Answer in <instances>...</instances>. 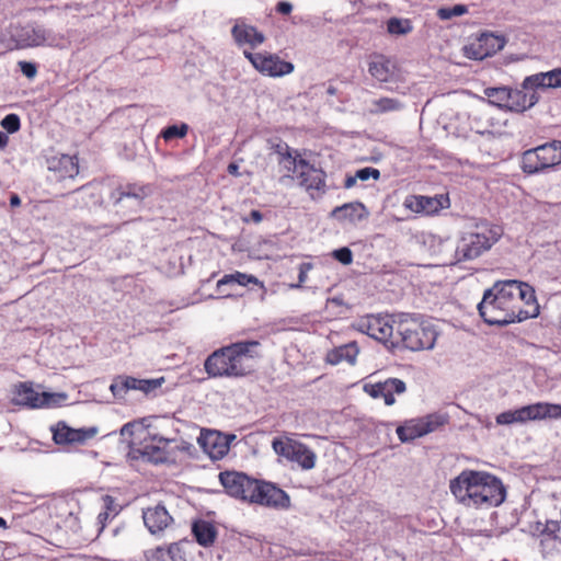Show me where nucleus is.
<instances>
[{
	"instance_id": "f3484780",
	"label": "nucleus",
	"mask_w": 561,
	"mask_h": 561,
	"mask_svg": "<svg viewBox=\"0 0 561 561\" xmlns=\"http://www.w3.org/2000/svg\"><path fill=\"white\" fill-rule=\"evenodd\" d=\"M365 393L373 399H382L386 405L396 403L394 396H401L407 391V385L399 378H387L378 382H368L363 387Z\"/></svg>"
},
{
	"instance_id": "de8ad7c7",
	"label": "nucleus",
	"mask_w": 561,
	"mask_h": 561,
	"mask_svg": "<svg viewBox=\"0 0 561 561\" xmlns=\"http://www.w3.org/2000/svg\"><path fill=\"white\" fill-rule=\"evenodd\" d=\"M356 178L362 181H367L370 178H373L374 180H378L380 178V172L377 169L367 167V168L359 169L356 172Z\"/></svg>"
},
{
	"instance_id": "09e8293b",
	"label": "nucleus",
	"mask_w": 561,
	"mask_h": 561,
	"mask_svg": "<svg viewBox=\"0 0 561 561\" xmlns=\"http://www.w3.org/2000/svg\"><path fill=\"white\" fill-rule=\"evenodd\" d=\"M22 72L28 77L33 78L35 76V64L33 62H26V61H20L19 62Z\"/></svg>"
},
{
	"instance_id": "4468645a",
	"label": "nucleus",
	"mask_w": 561,
	"mask_h": 561,
	"mask_svg": "<svg viewBox=\"0 0 561 561\" xmlns=\"http://www.w3.org/2000/svg\"><path fill=\"white\" fill-rule=\"evenodd\" d=\"M219 481L230 496L251 502L256 479H252L242 472L225 471L219 473Z\"/></svg>"
},
{
	"instance_id": "72a5a7b5",
	"label": "nucleus",
	"mask_w": 561,
	"mask_h": 561,
	"mask_svg": "<svg viewBox=\"0 0 561 561\" xmlns=\"http://www.w3.org/2000/svg\"><path fill=\"white\" fill-rule=\"evenodd\" d=\"M150 193L151 187L149 185L127 184L119 187L113 196L115 197L116 203L122 202L124 198H129L134 199L138 205Z\"/></svg>"
},
{
	"instance_id": "423d86ee",
	"label": "nucleus",
	"mask_w": 561,
	"mask_h": 561,
	"mask_svg": "<svg viewBox=\"0 0 561 561\" xmlns=\"http://www.w3.org/2000/svg\"><path fill=\"white\" fill-rule=\"evenodd\" d=\"M357 331L383 343L388 347H399L396 340L397 314H367L353 323Z\"/></svg>"
},
{
	"instance_id": "393cba45",
	"label": "nucleus",
	"mask_w": 561,
	"mask_h": 561,
	"mask_svg": "<svg viewBox=\"0 0 561 561\" xmlns=\"http://www.w3.org/2000/svg\"><path fill=\"white\" fill-rule=\"evenodd\" d=\"M538 88H561V69L558 68L547 72H538L524 79V90L534 91Z\"/></svg>"
},
{
	"instance_id": "a19ab883",
	"label": "nucleus",
	"mask_w": 561,
	"mask_h": 561,
	"mask_svg": "<svg viewBox=\"0 0 561 561\" xmlns=\"http://www.w3.org/2000/svg\"><path fill=\"white\" fill-rule=\"evenodd\" d=\"M188 125L182 123L181 125H171L161 131V136L165 141H170L174 138H183L187 135Z\"/></svg>"
},
{
	"instance_id": "7ed1b4c3",
	"label": "nucleus",
	"mask_w": 561,
	"mask_h": 561,
	"mask_svg": "<svg viewBox=\"0 0 561 561\" xmlns=\"http://www.w3.org/2000/svg\"><path fill=\"white\" fill-rule=\"evenodd\" d=\"M259 346L256 341L232 343L213 352L204 363V368L210 378H239L250 374L253 368Z\"/></svg>"
},
{
	"instance_id": "3c124183",
	"label": "nucleus",
	"mask_w": 561,
	"mask_h": 561,
	"mask_svg": "<svg viewBox=\"0 0 561 561\" xmlns=\"http://www.w3.org/2000/svg\"><path fill=\"white\" fill-rule=\"evenodd\" d=\"M479 424H481L486 430H491L493 427V422L488 416H482L479 414L473 415Z\"/></svg>"
},
{
	"instance_id": "c85d7f7f",
	"label": "nucleus",
	"mask_w": 561,
	"mask_h": 561,
	"mask_svg": "<svg viewBox=\"0 0 561 561\" xmlns=\"http://www.w3.org/2000/svg\"><path fill=\"white\" fill-rule=\"evenodd\" d=\"M331 216L341 221L356 222L365 219L368 211L362 203L355 202L335 207Z\"/></svg>"
},
{
	"instance_id": "9b49d317",
	"label": "nucleus",
	"mask_w": 561,
	"mask_h": 561,
	"mask_svg": "<svg viewBox=\"0 0 561 561\" xmlns=\"http://www.w3.org/2000/svg\"><path fill=\"white\" fill-rule=\"evenodd\" d=\"M70 506V502L65 497L47 499L37 505V516H47V520H43V524H46L48 529L72 526L76 517Z\"/></svg>"
},
{
	"instance_id": "4be33fe9",
	"label": "nucleus",
	"mask_w": 561,
	"mask_h": 561,
	"mask_svg": "<svg viewBox=\"0 0 561 561\" xmlns=\"http://www.w3.org/2000/svg\"><path fill=\"white\" fill-rule=\"evenodd\" d=\"M234 437V435L224 436L217 431H208L201 434L198 443L211 458L219 459L228 454L230 440Z\"/></svg>"
},
{
	"instance_id": "a878e982",
	"label": "nucleus",
	"mask_w": 561,
	"mask_h": 561,
	"mask_svg": "<svg viewBox=\"0 0 561 561\" xmlns=\"http://www.w3.org/2000/svg\"><path fill=\"white\" fill-rule=\"evenodd\" d=\"M538 102V95L535 91L510 89V95L504 110L522 113L533 107Z\"/></svg>"
},
{
	"instance_id": "e433bc0d",
	"label": "nucleus",
	"mask_w": 561,
	"mask_h": 561,
	"mask_svg": "<svg viewBox=\"0 0 561 561\" xmlns=\"http://www.w3.org/2000/svg\"><path fill=\"white\" fill-rule=\"evenodd\" d=\"M560 523L557 520H548L546 523L545 528L541 531L542 539H541V546L543 547L545 553H549V551L546 550V547L548 545H551L552 548L559 549L561 547V540L558 539L557 533L560 531Z\"/></svg>"
},
{
	"instance_id": "1a4fd4ad",
	"label": "nucleus",
	"mask_w": 561,
	"mask_h": 561,
	"mask_svg": "<svg viewBox=\"0 0 561 561\" xmlns=\"http://www.w3.org/2000/svg\"><path fill=\"white\" fill-rule=\"evenodd\" d=\"M279 181L286 183L288 180H297L299 186L304 187L311 198H318L325 192V173L311 165L305 159L299 158L295 169H290Z\"/></svg>"
},
{
	"instance_id": "39448f33",
	"label": "nucleus",
	"mask_w": 561,
	"mask_h": 561,
	"mask_svg": "<svg viewBox=\"0 0 561 561\" xmlns=\"http://www.w3.org/2000/svg\"><path fill=\"white\" fill-rule=\"evenodd\" d=\"M501 227L489 222H480L471 231L465 232L455 248V263L471 261L489 251L501 238Z\"/></svg>"
},
{
	"instance_id": "6ab92c4d",
	"label": "nucleus",
	"mask_w": 561,
	"mask_h": 561,
	"mask_svg": "<svg viewBox=\"0 0 561 561\" xmlns=\"http://www.w3.org/2000/svg\"><path fill=\"white\" fill-rule=\"evenodd\" d=\"M53 439L58 445L84 444L93 438L98 430L95 427L72 428L65 422H58L51 427Z\"/></svg>"
},
{
	"instance_id": "f257e3e1",
	"label": "nucleus",
	"mask_w": 561,
	"mask_h": 561,
	"mask_svg": "<svg viewBox=\"0 0 561 561\" xmlns=\"http://www.w3.org/2000/svg\"><path fill=\"white\" fill-rule=\"evenodd\" d=\"M478 311L489 325L522 322L538 314L535 290L520 280H499L484 290Z\"/></svg>"
},
{
	"instance_id": "7c9ffc66",
	"label": "nucleus",
	"mask_w": 561,
	"mask_h": 561,
	"mask_svg": "<svg viewBox=\"0 0 561 561\" xmlns=\"http://www.w3.org/2000/svg\"><path fill=\"white\" fill-rule=\"evenodd\" d=\"M404 107L405 105L401 100L388 96L373 99L367 103V112L371 115L400 112Z\"/></svg>"
},
{
	"instance_id": "8fccbe9b",
	"label": "nucleus",
	"mask_w": 561,
	"mask_h": 561,
	"mask_svg": "<svg viewBox=\"0 0 561 561\" xmlns=\"http://www.w3.org/2000/svg\"><path fill=\"white\" fill-rule=\"evenodd\" d=\"M276 11L280 14H289L293 11V4L288 1H280L276 5Z\"/></svg>"
},
{
	"instance_id": "4d7b16f0",
	"label": "nucleus",
	"mask_w": 561,
	"mask_h": 561,
	"mask_svg": "<svg viewBox=\"0 0 561 561\" xmlns=\"http://www.w3.org/2000/svg\"><path fill=\"white\" fill-rule=\"evenodd\" d=\"M228 172H229L230 174H237V172H238V165H236V164H233V163L229 164V165H228Z\"/></svg>"
},
{
	"instance_id": "c9c22d12",
	"label": "nucleus",
	"mask_w": 561,
	"mask_h": 561,
	"mask_svg": "<svg viewBox=\"0 0 561 561\" xmlns=\"http://www.w3.org/2000/svg\"><path fill=\"white\" fill-rule=\"evenodd\" d=\"M192 530L197 542L204 547L211 545L215 540V527L208 522L198 520L194 523Z\"/></svg>"
},
{
	"instance_id": "864d4df0",
	"label": "nucleus",
	"mask_w": 561,
	"mask_h": 561,
	"mask_svg": "<svg viewBox=\"0 0 561 561\" xmlns=\"http://www.w3.org/2000/svg\"><path fill=\"white\" fill-rule=\"evenodd\" d=\"M249 217H250L249 219H244V220L245 221L252 220L255 224L261 222L263 219V215L259 210H255V209L251 210Z\"/></svg>"
},
{
	"instance_id": "052dcab7",
	"label": "nucleus",
	"mask_w": 561,
	"mask_h": 561,
	"mask_svg": "<svg viewBox=\"0 0 561 561\" xmlns=\"http://www.w3.org/2000/svg\"><path fill=\"white\" fill-rule=\"evenodd\" d=\"M36 38H37V46H38L41 44V42H39V34L38 33L36 35Z\"/></svg>"
},
{
	"instance_id": "6e6d98bb",
	"label": "nucleus",
	"mask_w": 561,
	"mask_h": 561,
	"mask_svg": "<svg viewBox=\"0 0 561 561\" xmlns=\"http://www.w3.org/2000/svg\"><path fill=\"white\" fill-rule=\"evenodd\" d=\"M356 179H357L356 175L354 178H347L346 181H345V186L346 187H352L355 184Z\"/></svg>"
},
{
	"instance_id": "f704fd0d",
	"label": "nucleus",
	"mask_w": 561,
	"mask_h": 561,
	"mask_svg": "<svg viewBox=\"0 0 561 561\" xmlns=\"http://www.w3.org/2000/svg\"><path fill=\"white\" fill-rule=\"evenodd\" d=\"M369 73L380 82H387L393 75V65L390 60L380 56L369 62Z\"/></svg>"
},
{
	"instance_id": "a18cd8bd",
	"label": "nucleus",
	"mask_w": 561,
	"mask_h": 561,
	"mask_svg": "<svg viewBox=\"0 0 561 561\" xmlns=\"http://www.w3.org/2000/svg\"><path fill=\"white\" fill-rule=\"evenodd\" d=\"M313 265L312 263L310 262H304L299 265V274H298V283L297 284H291L289 287L290 288H301L302 287V284L307 280L308 278V273L312 270Z\"/></svg>"
},
{
	"instance_id": "2f4dec72",
	"label": "nucleus",
	"mask_w": 561,
	"mask_h": 561,
	"mask_svg": "<svg viewBox=\"0 0 561 561\" xmlns=\"http://www.w3.org/2000/svg\"><path fill=\"white\" fill-rule=\"evenodd\" d=\"M250 284L257 285L260 284L259 279L250 274L241 273V272H234L231 274L224 275L218 282H217V290L222 294L224 296H230V293L226 289L228 286H234L239 285L242 287H245Z\"/></svg>"
},
{
	"instance_id": "f03ea898",
	"label": "nucleus",
	"mask_w": 561,
	"mask_h": 561,
	"mask_svg": "<svg viewBox=\"0 0 561 561\" xmlns=\"http://www.w3.org/2000/svg\"><path fill=\"white\" fill-rule=\"evenodd\" d=\"M449 489L459 503L476 508L499 506L506 496L502 481L486 471L463 470Z\"/></svg>"
},
{
	"instance_id": "0eeeda50",
	"label": "nucleus",
	"mask_w": 561,
	"mask_h": 561,
	"mask_svg": "<svg viewBox=\"0 0 561 561\" xmlns=\"http://www.w3.org/2000/svg\"><path fill=\"white\" fill-rule=\"evenodd\" d=\"M546 419H561V404L549 402H537L515 410L504 411L496 415L495 422L499 425H512L529 421Z\"/></svg>"
},
{
	"instance_id": "58836bf2",
	"label": "nucleus",
	"mask_w": 561,
	"mask_h": 561,
	"mask_svg": "<svg viewBox=\"0 0 561 561\" xmlns=\"http://www.w3.org/2000/svg\"><path fill=\"white\" fill-rule=\"evenodd\" d=\"M484 94L490 104L504 108L510 95V89L506 87L486 88Z\"/></svg>"
},
{
	"instance_id": "c03bdc74",
	"label": "nucleus",
	"mask_w": 561,
	"mask_h": 561,
	"mask_svg": "<svg viewBox=\"0 0 561 561\" xmlns=\"http://www.w3.org/2000/svg\"><path fill=\"white\" fill-rule=\"evenodd\" d=\"M1 126L10 134L20 129V117L16 114H8L1 121Z\"/></svg>"
},
{
	"instance_id": "5fc2aeb1",
	"label": "nucleus",
	"mask_w": 561,
	"mask_h": 561,
	"mask_svg": "<svg viewBox=\"0 0 561 561\" xmlns=\"http://www.w3.org/2000/svg\"><path fill=\"white\" fill-rule=\"evenodd\" d=\"M8 141H9L8 136L4 133L0 131V148H4L8 144Z\"/></svg>"
},
{
	"instance_id": "4c0bfd02",
	"label": "nucleus",
	"mask_w": 561,
	"mask_h": 561,
	"mask_svg": "<svg viewBox=\"0 0 561 561\" xmlns=\"http://www.w3.org/2000/svg\"><path fill=\"white\" fill-rule=\"evenodd\" d=\"M67 398L65 392H37V408H57L62 405Z\"/></svg>"
},
{
	"instance_id": "b1692460",
	"label": "nucleus",
	"mask_w": 561,
	"mask_h": 561,
	"mask_svg": "<svg viewBox=\"0 0 561 561\" xmlns=\"http://www.w3.org/2000/svg\"><path fill=\"white\" fill-rule=\"evenodd\" d=\"M153 442H157L158 445L146 444L141 449H136L130 453L133 458H137L139 455L144 460L153 462V463H162L170 459L169 451L164 448V445L169 444L171 439H167L162 436H153Z\"/></svg>"
},
{
	"instance_id": "603ef678",
	"label": "nucleus",
	"mask_w": 561,
	"mask_h": 561,
	"mask_svg": "<svg viewBox=\"0 0 561 561\" xmlns=\"http://www.w3.org/2000/svg\"><path fill=\"white\" fill-rule=\"evenodd\" d=\"M133 433H134V424L133 423H126L121 428V435L124 437L131 436Z\"/></svg>"
},
{
	"instance_id": "79ce46f5",
	"label": "nucleus",
	"mask_w": 561,
	"mask_h": 561,
	"mask_svg": "<svg viewBox=\"0 0 561 561\" xmlns=\"http://www.w3.org/2000/svg\"><path fill=\"white\" fill-rule=\"evenodd\" d=\"M468 12L465 4H455L454 7L440 8L437 11V16L440 20H450L454 16H460Z\"/></svg>"
},
{
	"instance_id": "bf43d9fd",
	"label": "nucleus",
	"mask_w": 561,
	"mask_h": 561,
	"mask_svg": "<svg viewBox=\"0 0 561 561\" xmlns=\"http://www.w3.org/2000/svg\"><path fill=\"white\" fill-rule=\"evenodd\" d=\"M0 528H2V529H7L8 528L7 520L3 519L2 517H0Z\"/></svg>"
},
{
	"instance_id": "6e6552de",
	"label": "nucleus",
	"mask_w": 561,
	"mask_h": 561,
	"mask_svg": "<svg viewBox=\"0 0 561 561\" xmlns=\"http://www.w3.org/2000/svg\"><path fill=\"white\" fill-rule=\"evenodd\" d=\"M561 163V141L552 140L523 153L522 169L526 173H538Z\"/></svg>"
},
{
	"instance_id": "ea45409f",
	"label": "nucleus",
	"mask_w": 561,
	"mask_h": 561,
	"mask_svg": "<svg viewBox=\"0 0 561 561\" xmlns=\"http://www.w3.org/2000/svg\"><path fill=\"white\" fill-rule=\"evenodd\" d=\"M387 30L390 34L404 35L412 31V25L407 19L391 18L387 23Z\"/></svg>"
},
{
	"instance_id": "13d9d810",
	"label": "nucleus",
	"mask_w": 561,
	"mask_h": 561,
	"mask_svg": "<svg viewBox=\"0 0 561 561\" xmlns=\"http://www.w3.org/2000/svg\"><path fill=\"white\" fill-rule=\"evenodd\" d=\"M10 203L12 206H15V205H19L20 204V198L18 195H12L11 198H10Z\"/></svg>"
},
{
	"instance_id": "473e14b6",
	"label": "nucleus",
	"mask_w": 561,
	"mask_h": 561,
	"mask_svg": "<svg viewBox=\"0 0 561 561\" xmlns=\"http://www.w3.org/2000/svg\"><path fill=\"white\" fill-rule=\"evenodd\" d=\"M11 402L14 405L35 408V390L32 382H19L11 391Z\"/></svg>"
},
{
	"instance_id": "cd10ccee",
	"label": "nucleus",
	"mask_w": 561,
	"mask_h": 561,
	"mask_svg": "<svg viewBox=\"0 0 561 561\" xmlns=\"http://www.w3.org/2000/svg\"><path fill=\"white\" fill-rule=\"evenodd\" d=\"M267 145L268 149L277 154V162L283 169L287 172L290 171V169H295V163L299 160V156L293 154L289 146L285 141L274 138L270 139Z\"/></svg>"
},
{
	"instance_id": "f8f14e48",
	"label": "nucleus",
	"mask_w": 561,
	"mask_h": 561,
	"mask_svg": "<svg viewBox=\"0 0 561 561\" xmlns=\"http://www.w3.org/2000/svg\"><path fill=\"white\" fill-rule=\"evenodd\" d=\"M447 422V417L440 414H428L424 417L412 419L397 427V435L402 443L411 442L436 431Z\"/></svg>"
},
{
	"instance_id": "5701e85b",
	"label": "nucleus",
	"mask_w": 561,
	"mask_h": 561,
	"mask_svg": "<svg viewBox=\"0 0 561 561\" xmlns=\"http://www.w3.org/2000/svg\"><path fill=\"white\" fill-rule=\"evenodd\" d=\"M142 519L146 527L152 535L163 533L173 523L172 516L161 504L146 508L142 512Z\"/></svg>"
},
{
	"instance_id": "37998d69",
	"label": "nucleus",
	"mask_w": 561,
	"mask_h": 561,
	"mask_svg": "<svg viewBox=\"0 0 561 561\" xmlns=\"http://www.w3.org/2000/svg\"><path fill=\"white\" fill-rule=\"evenodd\" d=\"M106 508L105 511L99 513L98 515V524L101 525L100 530H102L105 527V523L107 519L113 518L116 516L117 512L115 510L111 508V504L113 503V500L110 496H106L104 499Z\"/></svg>"
},
{
	"instance_id": "9d476101",
	"label": "nucleus",
	"mask_w": 561,
	"mask_h": 561,
	"mask_svg": "<svg viewBox=\"0 0 561 561\" xmlns=\"http://www.w3.org/2000/svg\"><path fill=\"white\" fill-rule=\"evenodd\" d=\"M274 451L291 462L298 463L304 470H310L316 466V454L305 444L289 437H277L272 442Z\"/></svg>"
},
{
	"instance_id": "bb28decb",
	"label": "nucleus",
	"mask_w": 561,
	"mask_h": 561,
	"mask_svg": "<svg viewBox=\"0 0 561 561\" xmlns=\"http://www.w3.org/2000/svg\"><path fill=\"white\" fill-rule=\"evenodd\" d=\"M146 561H186L182 543H172L168 548L157 547L145 551Z\"/></svg>"
},
{
	"instance_id": "2eb2a0df",
	"label": "nucleus",
	"mask_w": 561,
	"mask_h": 561,
	"mask_svg": "<svg viewBox=\"0 0 561 561\" xmlns=\"http://www.w3.org/2000/svg\"><path fill=\"white\" fill-rule=\"evenodd\" d=\"M46 179L51 184H59L67 180H73L79 173L77 157L69 154H56L47 158Z\"/></svg>"
},
{
	"instance_id": "dca6fc26",
	"label": "nucleus",
	"mask_w": 561,
	"mask_h": 561,
	"mask_svg": "<svg viewBox=\"0 0 561 561\" xmlns=\"http://www.w3.org/2000/svg\"><path fill=\"white\" fill-rule=\"evenodd\" d=\"M250 503L277 510H286L290 506V499L284 490L277 488L275 484L256 480L254 494Z\"/></svg>"
},
{
	"instance_id": "412c9836",
	"label": "nucleus",
	"mask_w": 561,
	"mask_h": 561,
	"mask_svg": "<svg viewBox=\"0 0 561 561\" xmlns=\"http://www.w3.org/2000/svg\"><path fill=\"white\" fill-rule=\"evenodd\" d=\"M231 36L240 48L248 46L250 49H254L265 41L264 34L255 26L248 24L244 19L234 20Z\"/></svg>"
},
{
	"instance_id": "a211bd4d",
	"label": "nucleus",
	"mask_w": 561,
	"mask_h": 561,
	"mask_svg": "<svg viewBox=\"0 0 561 561\" xmlns=\"http://www.w3.org/2000/svg\"><path fill=\"white\" fill-rule=\"evenodd\" d=\"M162 379H137L128 376H117L110 386L116 399H124L129 390H139L149 393L161 386Z\"/></svg>"
},
{
	"instance_id": "20e7f679",
	"label": "nucleus",
	"mask_w": 561,
	"mask_h": 561,
	"mask_svg": "<svg viewBox=\"0 0 561 561\" xmlns=\"http://www.w3.org/2000/svg\"><path fill=\"white\" fill-rule=\"evenodd\" d=\"M396 340L399 346L416 352L435 346V327L417 313H397Z\"/></svg>"
},
{
	"instance_id": "c756f323",
	"label": "nucleus",
	"mask_w": 561,
	"mask_h": 561,
	"mask_svg": "<svg viewBox=\"0 0 561 561\" xmlns=\"http://www.w3.org/2000/svg\"><path fill=\"white\" fill-rule=\"evenodd\" d=\"M358 352L359 350L356 342H350L329 351L327 354V362L331 365H337L342 362L354 365Z\"/></svg>"
},
{
	"instance_id": "aec40b11",
	"label": "nucleus",
	"mask_w": 561,
	"mask_h": 561,
	"mask_svg": "<svg viewBox=\"0 0 561 561\" xmlns=\"http://www.w3.org/2000/svg\"><path fill=\"white\" fill-rule=\"evenodd\" d=\"M403 206L415 214L433 215L448 207V197L445 195H436L433 197L408 195L404 198Z\"/></svg>"
},
{
	"instance_id": "49530a36",
	"label": "nucleus",
	"mask_w": 561,
	"mask_h": 561,
	"mask_svg": "<svg viewBox=\"0 0 561 561\" xmlns=\"http://www.w3.org/2000/svg\"><path fill=\"white\" fill-rule=\"evenodd\" d=\"M333 257L344 265H348L353 261L352 251L348 248H341L334 250L332 253Z\"/></svg>"
},
{
	"instance_id": "ddd939ff",
	"label": "nucleus",
	"mask_w": 561,
	"mask_h": 561,
	"mask_svg": "<svg viewBox=\"0 0 561 561\" xmlns=\"http://www.w3.org/2000/svg\"><path fill=\"white\" fill-rule=\"evenodd\" d=\"M243 55L252 66L264 76L282 77L294 71V65L291 62L282 60L274 54L251 53L244 49Z\"/></svg>"
}]
</instances>
